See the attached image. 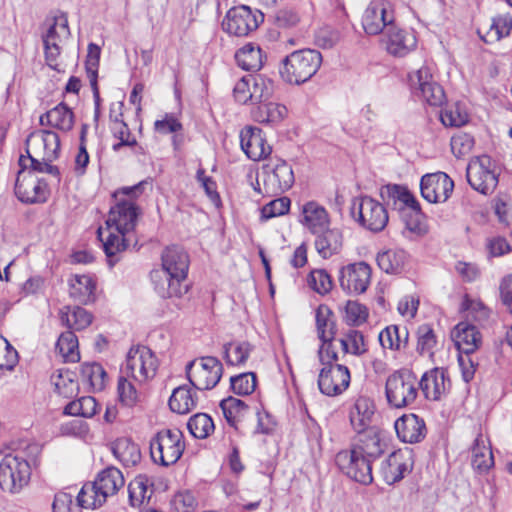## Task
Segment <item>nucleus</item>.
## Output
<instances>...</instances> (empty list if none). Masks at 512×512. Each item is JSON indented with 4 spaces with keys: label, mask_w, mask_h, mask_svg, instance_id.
I'll list each match as a JSON object with an SVG mask.
<instances>
[{
    "label": "nucleus",
    "mask_w": 512,
    "mask_h": 512,
    "mask_svg": "<svg viewBox=\"0 0 512 512\" xmlns=\"http://www.w3.org/2000/svg\"><path fill=\"white\" fill-rule=\"evenodd\" d=\"M145 185L146 182L141 181L130 187L119 188L113 193L116 204L110 208L106 227H100L97 231L110 267L119 261V255L128 246L127 235L137 225L140 211L135 199L143 194Z\"/></svg>",
    "instance_id": "f257e3e1"
},
{
    "label": "nucleus",
    "mask_w": 512,
    "mask_h": 512,
    "mask_svg": "<svg viewBox=\"0 0 512 512\" xmlns=\"http://www.w3.org/2000/svg\"><path fill=\"white\" fill-rule=\"evenodd\" d=\"M356 434L351 448L336 454L335 463L349 478L369 485L373 481L372 463L384 453L386 444L379 428Z\"/></svg>",
    "instance_id": "f03ea898"
},
{
    "label": "nucleus",
    "mask_w": 512,
    "mask_h": 512,
    "mask_svg": "<svg viewBox=\"0 0 512 512\" xmlns=\"http://www.w3.org/2000/svg\"><path fill=\"white\" fill-rule=\"evenodd\" d=\"M162 269L151 273L155 290L162 298L178 297L187 292L186 280L189 269V256L179 246L167 247L162 252Z\"/></svg>",
    "instance_id": "7ed1b4c3"
},
{
    "label": "nucleus",
    "mask_w": 512,
    "mask_h": 512,
    "mask_svg": "<svg viewBox=\"0 0 512 512\" xmlns=\"http://www.w3.org/2000/svg\"><path fill=\"white\" fill-rule=\"evenodd\" d=\"M122 472L115 467L102 470L92 483L85 484L78 493L77 500L82 508L101 507L108 497L115 495L124 486Z\"/></svg>",
    "instance_id": "20e7f679"
},
{
    "label": "nucleus",
    "mask_w": 512,
    "mask_h": 512,
    "mask_svg": "<svg viewBox=\"0 0 512 512\" xmlns=\"http://www.w3.org/2000/svg\"><path fill=\"white\" fill-rule=\"evenodd\" d=\"M322 63L320 52L312 49L294 51L283 60L282 78L290 84H302L311 79Z\"/></svg>",
    "instance_id": "39448f33"
},
{
    "label": "nucleus",
    "mask_w": 512,
    "mask_h": 512,
    "mask_svg": "<svg viewBox=\"0 0 512 512\" xmlns=\"http://www.w3.org/2000/svg\"><path fill=\"white\" fill-rule=\"evenodd\" d=\"M385 394L388 404L397 409L412 405L418 396V380L408 369L394 371L386 379Z\"/></svg>",
    "instance_id": "423d86ee"
},
{
    "label": "nucleus",
    "mask_w": 512,
    "mask_h": 512,
    "mask_svg": "<svg viewBox=\"0 0 512 512\" xmlns=\"http://www.w3.org/2000/svg\"><path fill=\"white\" fill-rule=\"evenodd\" d=\"M185 449L183 434L179 429H162L150 440V454L154 463L162 466L175 464Z\"/></svg>",
    "instance_id": "0eeeda50"
},
{
    "label": "nucleus",
    "mask_w": 512,
    "mask_h": 512,
    "mask_svg": "<svg viewBox=\"0 0 512 512\" xmlns=\"http://www.w3.org/2000/svg\"><path fill=\"white\" fill-rule=\"evenodd\" d=\"M157 368L158 360L152 350L146 346H136L127 353L120 373L142 384L155 377Z\"/></svg>",
    "instance_id": "6e6552de"
},
{
    "label": "nucleus",
    "mask_w": 512,
    "mask_h": 512,
    "mask_svg": "<svg viewBox=\"0 0 512 512\" xmlns=\"http://www.w3.org/2000/svg\"><path fill=\"white\" fill-rule=\"evenodd\" d=\"M380 195L383 201L393 209L402 212L410 210L413 216L411 220L406 221V227L412 232L420 231L421 207L407 187L398 184H388L381 188Z\"/></svg>",
    "instance_id": "1a4fd4ad"
},
{
    "label": "nucleus",
    "mask_w": 512,
    "mask_h": 512,
    "mask_svg": "<svg viewBox=\"0 0 512 512\" xmlns=\"http://www.w3.org/2000/svg\"><path fill=\"white\" fill-rule=\"evenodd\" d=\"M499 172L496 163L487 155L472 158L466 168L469 185L483 195L494 192L498 185Z\"/></svg>",
    "instance_id": "9d476101"
},
{
    "label": "nucleus",
    "mask_w": 512,
    "mask_h": 512,
    "mask_svg": "<svg viewBox=\"0 0 512 512\" xmlns=\"http://www.w3.org/2000/svg\"><path fill=\"white\" fill-rule=\"evenodd\" d=\"M262 174L263 190H261L258 180L254 189L267 196L278 195L289 190L295 181L291 165L281 159L271 160L265 164L262 168Z\"/></svg>",
    "instance_id": "9b49d317"
},
{
    "label": "nucleus",
    "mask_w": 512,
    "mask_h": 512,
    "mask_svg": "<svg viewBox=\"0 0 512 512\" xmlns=\"http://www.w3.org/2000/svg\"><path fill=\"white\" fill-rule=\"evenodd\" d=\"M186 374L194 388L210 390L219 383L223 374V365L216 357H199L186 365Z\"/></svg>",
    "instance_id": "f8f14e48"
},
{
    "label": "nucleus",
    "mask_w": 512,
    "mask_h": 512,
    "mask_svg": "<svg viewBox=\"0 0 512 512\" xmlns=\"http://www.w3.org/2000/svg\"><path fill=\"white\" fill-rule=\"evenodd\" d=\"M31 467L26 459L18 455L5 456L0 463V488L11 494L19 493L28 483Z\"/></svg>",
    "instance_id": "ddd939ff"
},
{
    "label": "nucleus",
    "mask_w": 512,
    "mask_h": 512,
    "mask_svg": "<svg viewBox=\"0 0 512 512\" xmlns=\"http://www.w3.org/2000/svg\"><path fill=\"white\" fill-rule=\"evenodd\" d=\"M47 22L49 23V27L42 37L45 59L50 68L59 70L58 57L61 53L60 44L70 36L68 19L66 14L60 13L47 20Z\"/></svg>",
    "instance_id": "4468645a"
},
{
    "label": "nucleus",
    "mask_w": 512,
    "mask_h": 512,
    "mask_svg": "<svg viewBox=\"0 0 512 512\" xmlns=\"http://www.w3.org/2000/svg\"><path fill=\"white\" fill-rule=\"evenodd\" d=\"M351 214L353 217L358 214V222L373 232L382 231L388 223L386 208L369 196L354 199Z\"/></svg>",
    "instance_id": "2eb2a0df"
},
{
    "label": "nucleus",
    "mask_w": 512,
    "mask_h": 512,
    "mask_svg": "<svg viewBox=\"0 0 512 512\" xmlns=\"http://www.w3.org/2000/svg\"><path fill=\"white\" fill-rule=\"evenodd\" d=\"M316 327L319 339L322 345L318 350V356L321 363L326 361L338 360L332 341L336 333V324L333 319V312L326 305H320L316 310Z\"/></svg>",
    "instance_id": "dca6fc26"
},
{
    "label": "nucleus",
    "mask_w": 512,
    "mask_h": 512,
    "mask_svg": "<svg viewBox=\"0 0 512 512\" xmlns=\"http://www.w3.org/2000/svg\"><path fill=\"white\" fill-rule=\"evenodd\" d=\"M262 20V13L259 11L254 13L250 7L242 5L233 7L227 12L222 26L228 34L243 37L256 30L259 21Z\"/></svg>",
    "instance_id": "f3484780"
},
{
    "label": "nucleus",
    "mask_w": 512,
    "mask_h": 512,
    "mask_svg": "<svg viewBox=\"0 0 512 512\" xmlns=\"http://www.w3.org/2000/svg\"><path fill=\"white\" fill-rule=\"evenodd\" d=\"M409 84L414 93L431 106H440L444 103L443 88L433 79L428 67H421L409 74Z\"/></svg>",
    "instance_id": "a211bd4d"
},
{
    "label": "nucleus",
    "mask_w": 512,
    "mask_h": 512,
    "mask_svg": "<svg viewBox=\"0 0 512 512\" xmlns=\"http://www.w3.org/2000/svg\"><path fill=\"white\" fill-rule=\"evenodd\" d=\"M337 360L322 363L318 377L320 391L327 396H336L345 391L350 384L349 369L342 364L333 363Z\"/></svg>",
    "instance_id": "6ab92c4d"
},
{
    "label": "nucleus",
    "mask_w": 512,
    "mask_h": 512,
    "mask_svg": "<svg viewBox=\"0 0 512 512\" xmlns=\"http://www.w3.org/2000/svg\"><path fill=\"white\" fill-rule=\"evenodd\" d=\"M394 12L392 5L385 0H373L366 8L362 26L369 35H377L393 25Z\"/></svg>",
    "instance_id": "aec40b11"
},
{
    "label": "nucleus",
    "mask_w": 512,
    "mask_h": 512,
    "mask_svg": "<svg viewBox=\"0 0 512 512\" xmlns=\"http://www.w3.org/2000/svg\"><path fill=\"white\" fill-rule=\"evenodd\" d=\"M15 194L21 202H44L48 195L47 183L31 171L20 170L15 183Z\"/></svg>",
    "instance_id": "412c9836"
},
{
    "label": "nucleus",
    "mask_w": 512,
    "mask_h": 512,
    "mask_svg": "<svg viewBox=\"0 0 512 512\" xmlns=\"http://www.w3.org/2000/svg\"><path fill=\"white\" fill-rule=\"evenodd\" d=\"M371 268L365 262L348 264L339 272L340 287L347 293L361 294L370 284Z\"/></svg>",
    "instance_id": "4be33fe9"
},
{
    "label": "nucleus",
    "mask_w": 512,
    "mask_h": 512,
    "mask_svg": "<svg viewBox=\"0 0 512 512\" xmlns=\"http://www.w3.org/2000/svg\"><path fill=\"white\" fill-rule=\"evenodd\" d=\"M453 188V180L444 172L426 174L420 182L421 195L429 203L445 202L450 197Z\"/></svg>",
    "instance_id": "5701e85b"
},
{
    "label": "nucleus",
    "mask_w": 512,
    "mask_h": 512,
    "mask_svg": "<svg viewBox=\"0 0 512 512\" xmlns=\"http://www.w3.org/2000/svg\"><path fill=\"white\" fill-rule=\"evenodd\" d=\"M26 146L27 153L32 151L37 156H43L44 160L54 161L60 150V139L53 131L40 130L28 136Z\"/></svg>",
    "instance_id": "b1692460"
},
{
    "label": "nucleus",
    "mask_w": 512,
    "mask_h": 512,
    "mask_svg": "<svg viewBox=\"0 0 512 512\" xmlns=\"http://www.w3.org/2000/svg\"><path fill=\"white\" fill-rule=\"evenodd\" d=\"M241 148L247 157L253 161L266 158L271 153L262 130L257 127H245L240 132Z\"/></svg>",
    "instance_id": "393cba45"
},
{
    "label": "nucleus",
    "mask_w": 512,
    "mask_h": 512,
    "mask_svg": "<svg viewBox=\"0 0 512 512\" xmlns=\"http://www.w3.org/2000/svg\"><path fill=\"white\" fill-rule=\"evenodd\" d=\"M375 410L372 399L360 396L355 400L349 409V422L355 433L377 428L372 425Z\"/></svg>",
    "instance_id": "a878e982"
},
{
    "label": "nucleus",
    "mask_w": 512,
    "mask_h": 512,
    "mask_svg": "<svg viewBox=\"0 0 512 512\" xmlns=\"http://www.w3.org/2000/svg\"><path fill=\"white\" fill-rule=\"evenodd\" d=\"M384 43L388 53L403 57L416 47L417 40L412 31L391 25L385 30Z\"/></svg>",
    "instance_id": "bb28decb"
},
{
    "label": "nucleus",
    "mask_w": 512,
    "mask_h": 512,
    "mask_svg": "<svg viewBox=\"0 0 512 512\" xmlns=\"http://www.w3.org/2000/svg\"><path fill=\"white\" fill-rule=\"evenodd\" d=\"M299 222L312 234H318L330 224V217L324 206L308 201L301 207Z\"/></svg>",
    "instance_id": "cd10ccee"
},
{
    "label": "nucleus",
    "mask_w": 512,
    "mask_h": 512,
    "mask_svg": "<svg viewBox=\"0 0 512 512\" xmlns=\"http://www.w3.org/2000/svg\"><path fill=\"white\" fill-rule=\"evenodd\" d=\"M512 17L509 13L497 14L484 21L477 29V34L486 43H494L510 34Z\"/></svg>",
    "instance_id": "c85d7f7f"
},
{
    "label": "nucleus",
    "mask_w": 512,
    "mask_h": 512,
    "mask_svg": "<svg viewBox=\"0 0 512 512\" xmlns=\"http://www.w3.org/2000/svg\"><path fill=\"white\" fill-rule=\"evenodd\" d=\"M398 438L405 443H418L426 436V425L423 419L415 414H405L395 421Z\"/></svg>",
    "instance_id": "c756f323"
},
{
    "label": "nucleus",
    "mask_w": 512,
    "mask_h": 512,
    "mask_svg": "<svg viewBox=\"0 0 512 512\" xmlns=\"http://www.w3.org/2000/svg\"><path fill=\"white\" fill-rule=\"evenodd\" d=\"M450 387V381L446 376V372L440 368H433L425 372L418 381V389L420 388L424 396L428 400H439L442 395Z\"/></svg>",
    "instance_id": "7c9ffc66"
},
{
    "label": "nucleus",
    "mask_w": 512,
    "mask_h": 512,
    "mask_svg": "<svg viewBox=\"0 0 512 512\" xmlns=\"http://www.w3.org/2000/svg\"><path fill=\"white\" fill-rule=\"evenodd\" d=\"M315 248L318 254L324 259L338 254L343 246L342 232L337 228H325L316 234Z\"/></svg>",
    "instance_id": "2f4dec72"
},
{
    "label": "nucleus",
    "mask_w": 512,
    "mask_h": 512,
    "mask_svg": "<svg viewBox=\"0 0 512 512\" xmlns=\"http://www.w3.org/2000/svg\"><path fill=\"white\" fill-rule=\"evenodd\" d=\"M452 339L458 349L466 354L474 352L481 342L477 328L467 322H460L455 326L452 331Z\"/></svg>",
    "instance_id": "473e14b6"
},
{
    "label": "nucleus",
    "mask_w": 512,
    "mask_h": 512,
    "mask_svg": "<svg viewBox=\"0 0 512 512\" xmlns=\"http://www.w3.org/2000/svg\"><path fill=\"white\" fill-rule=\"evenodd\" d=\"M40 124L68 132L74 125V113L66 104L60 103L40 116Z\"/></svg>",
    "instance_id": "72a5a7b5"
},
{
    "label": "nucleus",
    "mask_w": 512,
    "mask_h": 512,
    "mask_svg": "<svg viewBox=\"0 0 512 512\" xmlns=\"http://www.w3.org/2000/svg\"><path fill=\"white\" fill-rule=\"evenodd\" d=\"M471 454L472 466L480 472H486L494 465L489 440L481 433L474 440Z\"/></svg>",
    "instance_id": "f704fd0d"
},
{
    "label": "nucleus",
    "mask_w": 512,
    "mask_h": 512,
    "mask_svg": "<svg viewBox=\"0 0 512 512\" xmlns=\"http://www.w3.org/2000/svg\"><path fill=\"white\" fill-rule=\"evenodd\" d=\"M406 471V457L401 451L392 452L381 465V474L384 481L389 485L400 481Z\"/></svg>",
    "instance_id": "c9c22d12"
},
{
    "label": "nucleus",
    "mask_w": 512,
    "mask_h": 512,
    "mask_svg": "<svg viewBox=\"0 0 512 512\" xmlns=\"http://www.w3.org/2000/svg\"><path fill=\"white\" fill-rule=\"evenodd\" d=\"M96 285L89 275H75L69 281V295L76 302L87 304L94 299Z\"/></svg>",
    "instance_id": "e433bc0d"
},
{
    "label": "nucleus",
    "mask_w": 512,
    "mask_h": 512,
    "mask_svg": "<svg viewBox=\"0 0 512 512\" xmlns=\"http://www.w3.org/2000/svg\"><path fill=\"white\" fill-rule=\"evenodd\" d=\"M408 256L402 249H388L379 252L377 255V264L379 268L388 274L400 273L406 262Z\"/></svg>",
    "instance_id": "4c0bfd02"
},
{
    "label": "nucleus",
    "mask_w": 512,
    "mask_h": 512,
    "mask_svg": "<svg viewBox=\"0 0 512 512\" xmlns=\"http://www.w3.org/2000/svg\"><path fill=\"white\" fill-rule=\"evenodd\" d=\"M112 452L127 467L135 466L141 459L138 445L128 438L117 439L112 446Z\"/></svg>",
    "instance_id": "58836bf2"
},
{
    "label": "nucleus",
    "mask_w": 512,
    "mask_h": 512,
    "mask_svg": "<svg viewBox=\"0 0 512 512\" xmlns=\"http://www.w3.org/2000/svg\"><path fill=\"white\" fill-rule=\"evenodd\" d=\"M235 60L243 70L257 71L263 65L262 51L258 45L248 43L236 52Z\"/></svg>",
    "instance_id": "ea45409f"
},
{
    "label": "nucleus",
    "mask_w": 512,
    "mask_h": 512,
    "mask_svg": "<svg viewBox=\"0 0 512 512\" xmlns=\"http://www.w3.org/2000/svg\"><path fill=\"white\" fill-rule=\"evenodd\" d=\"M197 399L195 393L186 386H180L173 390L169 399V407L178 414H187L196 408Z\"/></svg>",
    "instance_id": "a19ab883"
},
{
    "label": "nucleus",
    "mask_w": 512,
    "mask_h": 512,
    "mask_svg": "<svg viewBox=\"0 0 512 512\" xmlns=\"http://www.w3.org/2000/svg\"><path fill=\"white\" fill-rule=\"evenodd\" d=\"M252 115L257 122L277 124L286 117L287 108L279 103L266 101L254 109Z\"/></svg>",
    "instance_id": "79ce46f5"
},
{
    "label": "nucleus",
    "mask_w": 512,
    "mask_h": 512,
    "mask_svg": "<svg viewBox=\"0 0 512 512\" xmlns=\"http://www.w3.org/2000/svg\"><path fill=\"white\" fill-rule=\"evenodd\" d=\"M27 156L21 155L19 165L21 170L31 171L34 175L36 172L47 173L59 180V170L56 166L51 165L52 161L44 160L43 156H37L32 151Z\"/></svg>",
    "instance_id": "37998d69"
},
{
    "label": "nucleus",
    "mask_w": 512,
    "mask_h": 512,
    "mask_svg": "<svg viewBox=\"0 0 512 512\" xmlns=\"http://www.w3.org/2000/svg\"><path fill=\"white\" fill-rule=\"evenodd\" d=\"M408 330L403 327L400 329L396 325L384 328L379 333V342L384 349L398 351L405 347L408 342Z\"/></svg>",
    "instance_id": "c03bdc74"
},
{
    "label": "nucleus",
    "mask_w": 512,
    "mask_h": 512,
    "mask_svg": "<svg viewBox=\"0 0 512 512\" xmlns=\"http://www.w3.org/2000/svg\"><path fill=\"white\" fill-rule=\"evenodd\" d=\"M81 380L93 391H102L105 387L107 374L99 363H83L80 369Z\"/></svg>",
    "instance_id": "a18cd8bd"
},
{
    "label": "nucleus",
    "mask_w": 512,
    "mask_h": 512,
    "mask_svg": "<svg viewBox=\"0 0 512 512\" xmlns=\"http://www.w3.org/2000/svg\"><path fill=\"white\" fill-rule=\"evenodd\" d=\"M344 354L361 356L368 351V346L362 332L349 328L339 339Z\"/></svg>",
    "instance_id": "49530a36"
},
{
    "label": "nucleus",
    "mask_w": 512,
    "mask_h": 512,
    "mask_svg": "<svg viewBox=\"0 0 512 512\" xmlns=\"http://www.w3.org/2000/svg\"><path fill=\"white\" fill-rule=\"evenodd\" d=\"M51 382L56 392L65 398L74 397L79 389L75 374L69 370H58L51 376Z\"/></svg>",
    "instance_id": "de8ad7c7"
},
{
    "label": "nucleus",
    "mask_w": 512,
    "mask_h": 512,
    "mask_svg": "<svg viewBox=\"0 0 512 512\" xmlns=\"http://www.w3.org/2000/svg\"><path fill=\"white\" fill-rule=\"evenodd\" d=\"M99 60H100V48L96 44H89L88 46V55L85 62L86 67V73L87 77L89 79L93 96L95 100L96 107L99 105V89L97 84V73H98V66H99Z\"/></svg>",
    "instance_id": "09e8293b"
},
{
    "label": "nucleus",
    "mask_w": 512,
    "mask_h": 512,
    "mask_svg": "<svg viewBox=\"0 0 512 512\" xmlns=\"http://www.w3.org/2000/svg\"><path fill=\"white\" fill-rule=\"evenodd\" d=\"M220 408L230 426L236 427V424L244 417L248 407L240 399L232 396L225 398L220 403Z\"/></svg>",
    "instance_id": "8fccbe9b"
},
{
    "label": "nucleus",
    "mask_w": 512,
    "mask_h": 512,
    "mask_svg": "<svg viewBox=\"0 0 512 512\" xmlns=\"http://www.w3.org/2000/svg\"><path fill=\"white\" fill-rule=\"evenodd\" d=\"M56 349L66 362H75L79 360L78 339L71 330L63 332L59 336L56 343Z\"/></svg>",
    "instance_id": "3c124183"
},
{
    "label": "nucleus",
    "mask_w": 512,
    "mask_h": 512,
    "mask_svg": "<svg viewBox=\"0 0 512 512\" xmlns=\"http://www.w3.org/2000/svg\"><path fill=\"white\" fill-rule=\"evenodd\" d=\"M252 346L246 341L230 342L224 345V358L229 365H240L246 362Z\"/></svg>",
    "instance_id": "603ef678"
},
{
    "label": "nucleus",
    "mask_w": 512,
    "mask_h": 512,
    "mask_svg": "<svg viewBox=\"0 0 512 512\" xmlns=\"http://www.w3.org/2000/svg\"><path fill=\"white\" fill-rule=\"evenodd\" d=\"M187 428L195 438L205 439L214 431L215 426L209 415L198 413L190 417Z\"/></svg>",
    "instance_id": "864d4df0"
},
{
    "label": "nucleus",
    "mask_w": 512,
    "mask_h": 512,
    "mask_svg": "<svg viewBox=\"0 0 512 512\" xmlns=\"http://www.w3.org/2000/svg\"><path fill=\"white\" fill-rule=\"evenodd\" d=\"M436 344V335L431 326L420 325L417 329V352L422 356L432 358Z\"/></svg>",
    "instance_id": "5fc2aeb1"
},
{
    "label": "nucleus",
    "mask_w": 512,
    "mask_h": 512,
    "mask_svg": "<svg viewBox=\"0 0 512 512\" xmlns=\"http://www.w3.org/2000/svg\"><path fill=\"white\" fill-rule=\"evenodd\" d=\"M64 412L72 416L91 418L97 413V403L91 396L81 397L76 401L68 403L64 408Z\"/></svg>",
    "instance_id": "6e6d98bb"
},
{
    "label": "nucleus",
    "mask_w": 512,
    "mask_h": 512,
    "mask_svg": "<svg viewBox=\"0 0 512 512\" xmlns=\"http://www.w3.org/2000/svg\"><path fill=\"white\" fill-rule=\"evenodd\" d=\"M274 93V82L262 76H253L251 103H264L268 101Z\"/></svg>",
    "instance_id": "4d7b16f0"
},
{
    "label": "nucleus",
    "mask_w": 512,
    "mask_h": 512,
    "mask_svg": "<svg viewBox=\"0 0 512 512\" xmlns=\"http://www.w3.org/2000/svg\"><path fill=\"white\" fill-rule=\"evenodd\" d=\"M130 379L131 377L120 373L117 386L119 399L127 407H133L140 401V395Z\"/></svg>",
    "instance_id": "13d9d810"
},
{
    "label": "nucleus",
    "mask_w": 512,
    "mask_h": 512,
    "mask_svg": "<svg viewBox=\"0 0 512 512\" xmlns=\"http://www.w3.org/2000/svg\"><path fill=\"white\" fill-rule=\"evenodd\" d=\"M368 309L358 301L349 300L344 307L343 320L350 326H359L366 322Z\"/></svg>",
    "instance_id": "bf43d9fd"
},
{
    "label": "nucleus",
    "mask_w": 512,
    "mask_h": 512,
    "mask_svg": "<svg viewBox=\"0 0 512 512\" xmlns=\"http://www.w3.org/2000/svg\"><path fill=\"white\" fill-rule=\"evenodd\" d=\"M231 389L238 395H249L254 392L257 385L256 374L246 372L230 378Z\"/></svg>",
    "instance_id": "052dcab7"
},
{
    "label": "nucleus",
    "mask_w": 512,
    "mask_h": 512,
    "mask_svg": "<svg viewBox=\"0 0 512 512\" xmlns=\"http://www.w3.org/2000/svg\"><path fill=\"white\" fill-rule=\"evenodd\" d=\"M62 321L70 329L82 330L88 327L92 322V316L81 307H75L71 313H63Z\"/></svg>",
    "instance_id": "680f3d73"
},
{
    "label": "nucleus",
    "mask_w": 512,
    "mask_h": 512,
    "mask_svg": "<svg viewBox=\"0 0 512 512\" xmlns=\"http://www.w3.org/2000/svg\"><path fill=\"white\" fill-rule=\"evenodd\" d=\"M308 284L318 294L324 295L331 291L333 282L326 270L317 269L310 272Z\"/></svg>",
    "instance_id": "e2e57ef3"
},
{
    "label": "nucleus",
    "mask_w": 512,
    "mask_h": 512,
    "mask_svg": "<svg viewBox=\"0 0 512 512\" xmlns=\"http://www.w3.org/2000/svg\"><path fill=\"white\" fill-rule=\"evenodd\" d=\"M291 201L288 197L271 200L261 209V217L265 220L285 215L289 212Z\"/></svg>",
    "instance_id": "0e129e2a"
},
{
    "label": "nucleus",
    "mask_w": 512,
    "mask_h": 512,
    "mask_svg": "<svg viewBox=\"0 0 512 512\" xmlns=\"http://www.w3.org/2000/svg\"><path fill=\"white\" fill-rule=\"evenodd\" d=\"M19 360L16 349L8 342V340L0 335V368L13 370Z\"/></svg>",
    "instance_id": "69168bd1"
},
{
    "label": "nucleus",
    "mask_w": 512,
    "mask_h": 512,
    "mask_svg": "<svg viewBox=\"0 0 512 512\" xmlns=\"http://www.w3.org/2000/svg\"><path fill=\"white\" fill-rule=\"evenodd\" d=\"M451 150L457 157L461 158L471 152L474 146V139L466 133H459L451 138Z\"/></svg>",
    "instance_id": "338daca9"
},
{
    "label": "nucleus",
    "mask_w": 512,
    "mask_h": 512,
    "mask_svg": "<svg viewBox=\"0 0 512 512\" xmlns=\"http://www.w3.org/2000/svg\"><path fill=\"white\" fill-rule=\"evenodd\" d=\"M77 502H79L77 500ZM79 503H73V496L66 492H58L55 494L54 501L52 503L53 512H79Z\"/></svg>",
    "instance_id": "774afa93"
}]
</instances>
